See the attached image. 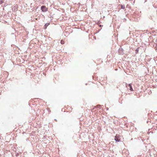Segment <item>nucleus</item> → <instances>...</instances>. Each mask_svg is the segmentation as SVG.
<instances>
[{"label":"nucleus","instance_id":"1","mask_svg":"<svg viewBox=\"0 0 157 157\" xmlns=\"http://www.w3.org/2000/svg\"><path fill=\"white\" fill-rule=\"evenodd\" d=\"M114 140L117 142H119L120 140V138L119 135H117L115 136Z\"/></svg>","mask_w":157,"mask_h":157},{"label":"nucleus","instance_id":"2","mask_svg":"<svg viewBox=\"0 0 157 157\" xmlns=\"http://www.w3.org/2000/svg\"><path fill=\"white\" fill-rule=\"evenodd\" d=\"M41 9L42 11L43 12H46L47 11V8L45 6H42Z\"/></svg>","mask_w":157,"mask_h":157},{"label":"nucleus","instance_id":"3","mask_svg":"<svg viewBox=\"0 0 157 157\" xmlns=\"http://www.w3.org/2000/svg\"><path fill=\"white\" fill-rule=\"evenodd\" d=\"M127 87L128 89L130 90L131 91L133 90V89L132 87V86L130 84L128 85V87Z\"/></svg>","mask_w":157,"mask_h":157},{"label":"nucleus","instance_id":"4","mask_svg":"<svg viewBox=\"0 0 157 157\" xmlns=\"http://www.w3.org/2000/svg\"><path fill=\"white\" fill-rule=\"evenodd\" d=\"M49 25V23H46L45 25H44V26L45 27V28H46V27Z\"/></svg>","mask_w":157,"mask_h":157},{"label":"nucleus","instance_id":"5","mask_svg":"<svg viewBox=\"0 0 157 157\" xmlns=\"http://www.w3.org/2000/svg\"><path fill=\"white\" fill-rule=\"evenodd\" d=\"M125 8V6L123 5H121V8L122 9H124Z\"/></svg>","mask_w":157,"mask_h":157},{"label":"nucleus","instance_id":"6","mask_svg":"<svg viewBox=\"0 0 157 157\" xmlns=\"http://www.w3.org/2000/svg\"><path fill=\"white\" fill-rule=\"evenodd\" d=\"M3 1V0H0V4L2 3Z\"/></svg>","mask_w":157,"mask_h":157},{"label":"nucleus","instance_id":"7","mask_svg":"<svg viewBox=\"0 0 157 157\" xmlns=\"http://www.w3.org/2000/svg\"><path fill=\"white\" fill-rule=\"evenodd\" d=\"M61 43L62 44H63V40H61Z\"/></svg>","mask_w":157,"mask_h":157},{"label":"nucleus","instance_id":"8","mask_svg":"<svg viewBox=\"0 0 157 157\" xmlns=\"http://www.w3.org/2000/svg\"><path fill=\"white\" fill-rule=\"evenodd\" d=\"M156 47L157 48V43H156Z\"/></svg>","mask_w":157,"mask_h":157}]
</instances>
